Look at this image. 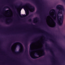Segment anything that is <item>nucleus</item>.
Wrapping results in <instances>:
<instances>
[{
    "instance_id": "obj_17",
    "label": "nucleus",
    "mask_w": 65,
    "mask_h": 65,
    "mask_svg": "<svg viewBox=\"0 0 65 65\" xmlns=\"http://www.w3.org/2000/svg\"><path fill=\"white\" fill-rule=\"evenodd\" d=\"M11 43H12V42H11L9 45V47H10V45H11Z\"/></svg>"
},
{
    "instance_id": "obj_27",
    "label": "nucleus",
    "mask_w": 65,
    "mask_h": 65,
    "mask_svg": "<svg viewBox=\"0 0 65 65\" xmlns=\"http://www.w3.org/2000/svg\"><path fill=\"white\" fill-rule=\"evenodd\" d=\"M54 20H56V19L55 18L54 19Z\"/></svg>"
},
{
    "instance_id": "obj_19",
    "label": "nucleus",
    "mask_w": 65,
    "mask_h": 65,
    "mask_svg": "<svg viewBox=\"0 0 65 65\" xmlns=\"http://www.w3.org/2000/svg\"><path fill=\"white\" fill-rule=\"evenodd\" d=\"M28 21L29 22H31L32 19H30Z\"/></svg>"
},
{
    "instance_id": "obj_12",
    "label": "nucleus",
    "mask_w": 65,
    "mask_h": 65,
    "mask_svg": "<svg viewBox=\"0 0 65 65\" xmlns=\"http://www.w3.org/2000/svg\"><path fill=\"white\" fill-rule=\"evenodd\" d=\"M25 53H26V54H27V55H26V56H28V53H27L28 52V49H25Z\"/></svg>"
},
{
    "instance_id": "obj_8",
    "label": "nucleus",
    "mask_w": 65,
    "mask_h": 65,
    "mask_svg": "<svg viewBox=\"0 0 65 65\" xmlns=\"http://www.w3.org/2000/svg\"><path fill=\"white\" fill-rule=\"evenodd\" d=\"M19 44L18 45L19 46H20V48H21V46H23V45H22V43L19 42H16L14 44Z\"/></svg>"
},
{
    "instance_id": "obj_23",
    "label": "nucleus",
    "mask_w": 65,
    "mask_h": 65,
    "mask_svg": "<svg viewBox=\"0 0 65 65\" xmlns=\"http://www.w3.org/2000/svg\"><path fill=\"white\" fill-rule=\"evenodd\" d=\"M31 25L32 26H35V25H33L32 24H31Z\"/></svg>"
},
{
    "instance_id": "obj_18",
    "label": "nucleus",
    "mask_w": 65,
    "mask_h": 65,
    "mask_svg": "<svg viewBox=\"0 0 65 65\" xmlns=\"http://www.w3.org/2000/svg\"><path fill=\"white\" fill-rule=\"evenodd\" d=\"M34 3L35 4V5H37V2H34Z\"/></svg>"
},
{
    "instance_id": "obj_5",
    "label": "nucleus",
    "mask_w": 65,
    "mask_h": 65,
    "mask_svg": "<svg viewBox=\"0 0 65 65\" xmlns=\"http://www.w3.org/2000/svg\"><path fill=\"white\" fill-rule=\"evenodd\" d=\"M49 39L50 41H51L53 43H55V45L57 46V47H58L59 48H58V50H62V48L60 47V46H58V45L57 44V42L56 41H54L52 40V39Z\"/></svg>"
},
{
    "instance_id": "obj_30",
    "label": "nucleus",
    "mask_w": 65,
    "mask_h": 65,
    "mask_svg": "<svg viewBox=\"0 0 65 65\" xmlns=\"http://www.w3.org/2000/svg\"><path fill=\"white\" fill-rule=\"evenodd\" d=\"M10 6H11V5H10Z\"/></svg>"
},
{
    "instance_id": "obj_3",
    "label": "nucleus",
    "mask_w": 65,
    "mask_h": 65,
    "mask_svg": "<svg viewBox=\"0 0 65 65\" xmlns=\"http://www.w3.org/2000/svg\"><path fill=\"white\" fill-rule=\"evenodd\" d=\"M62 13V11L60 12L58 11V14H57V20L58 23L59 25H61L62 23H61V22H63V17H62L61 16H59L58 14H61Z\"/></svg>"
},
{
    "instance_id": "obj_1",
    "label": "nucleus",
    "mask_w": 65,
    "mask_h": 65,
    "mask_svg": "<svg viewBox=\"0 0 65 65\" xmlns=\"http://www.w3.org/2000/svg\"><path fill=\"white\" fill-rule=\"evenodd\" d=\"M29 52L30 56L34 59H37L45 55L44 49H36L33 50L30 46Z\"/></svg>"
},
{
    "instance_id": "obj_4",
    "label": "nucleus",
    "mask_w": 65,
    "mask_h": 65,
    "mask_svg": "<svg viewBox=\"0 0 65 65\" xmlns=\"http://www.w3.org/2000/svg\"><path fill=\"white\" fill-rule=\"evenodd\" d=\"M43 43L45 44V46L46 47L45 49L46 50H49L50 52H51V53L52 55L53 56V57H55V54H54V52H53V50L52 49H48V48H47L48 47H49V46H47V44L45 42V41H44L43 42Z\"/></svg>"
},
{
    "instance_id": "obj_31",
    "label": "nucleus",
    "mask_w": 65,
    "mask_h": 65,
    "mask_svg": "<svg viewBox=\"0 0 65 65\" xmlns=\"http://www.w3.org/2000/svg\"><path fill=\"white\" fill-rule=\"evenodd\" d=\"M2 22H3V21L2 20Z\"/></svg>"
},
{
    "instance_id": "obj_15",
    "label": "nucleus",
    "mask_w": 65,
    "mask_h": 65,
    "mask_svg": "<svg viewBox=\"0 0 65 65\" xmlns=\"http://www.w3.org/2000/svg\"><path fill=\"white\" fill-rule=\"evenodd\" d=\"M25 47H28V43H27V42H26L25 44Z\"/></svg>"
},
{
    "instance_id": "obj_26",
    "label": "nucleus",
    "mask_w": 65,
    "mask_h": 65,
    "mask_svg": "<svg viewBox=\"0 0 65 65\" xmlns=\"http://www.w3.org/2000/svg\"><path fill=\"white\" fill-rule=\"evenodd\" d=\"M37 13H39L38 11H37Z\"/></svg>"
},
{
    "instance_id": "obj_28",
    "label": "nucleus",
    "mask_w": 65,
    "mask_h": 65,
    "mask_svg": "<svg viewBox=\"0 0 65 65\" xmlns=\"http://www.w3.org/2000/svg\"><path fill=\"white\" fill-rule=\"evenodd\" d=\"M41 60H39V61H41Z\"/></svg>"
},
{
    "instance_id": "obj_33",
    "label": "nucleus",
    "mask_w": 65,
    "mask_h": 65,
    "mask_svg": "<svg viewBox=\"0 0 65 65\" xmlns=\"http://www.w3.org/2000/svg\"><path fill=\"white\" fill-rule=\"evenodd\" d=\"M50 16H51V15H50Z\"/></svg>"
},
{
    "instance_id": "obj_11",
    "label": "nucleus",
    "mask_w": 65,
    "mask_h": 65,
    "mask_svg": "<svg viewBox=\"0 0 65 65\" xmlns=\"http://www.w3.org/2000/svg\"><path fill=\"white\" fill-rule=\"evenodd\" d=\"M34 20H35V21H34V22H35V20L38 21V20H39V19L37 17H36L34 18Z\"/></svg>"
},
{
    "instance_id": "obj_13",
    "label": "nucleus",
    "mask_w": 65,
    "mask_h": 65,
    "mask_svg": "<svg viewBox=\"0 0 65 65\" xmlns=\"http://www.w3.org/2000/svg\"><path fill=\"white\" fill-rule=\"evenodd\" d=\"M14 52L16 54H20V53H21V52H15V50H14Z\"/></svg>"
},
{
    "instance_id": "obj_2",
    "label": "nucleus",
    "mask_w": 65,
    "mask_h": 65,
    "mask_svg": "<svg viewBox=\"0 0 65 65\" xmlns=\"http://www.w3.org/2000/svg\"><path fill=\"white\" fill-rule=\"evenodd\" d=\"M26 6H28L29 8L31 9V11L33 12L35 11V7L32 6L29 3L23 5V4L22 3L21 4L20 6L19 7L20 9H22V8H24L25 10L26 11V10H27V8L26 7Z\"/></svg>"
},
{
    "instance_id": "obj_37",
    "label": "nucleus",
    "mask_w": 65,
    "mask_h": 65,
    "mask_svg": "<svg viewBox=\"0 0 65 65\" xmlns=\"http://www.w3.org/2000/svg\"><path fill=\"white\" fill-rule=\"evenodd\" d=\"M49 48H50V47H49Z\"/></svg>"
},
{
    "instance_id": "obj_25",
    "label": "nucleus",
    "mask_w": 65,
    "mask_h": 65,
    "mask_svg": "<svg viewBox=\"0 0 65 65\" xmlns=\"http://www.w3.org/2000/svg\"><path fill=\"white\" fill-rule=\"evenodd\" d=\"M34 42H35V41H34V42H32V43H31V44H32V43H34Z\"/></svg>"
},
{
    "instance_id": "obj_6",
    "label": "nucleus",
    "mask_w": 65,
    "mask_h": 65,
    "mask_svg": "<svg viewBox=\"0 0 65 65\" xmlns=\"http://www.w3.org/2000/svg\"><path fill=\"white\" fill-rule=\"evenodd\" d=\"M56 8L58 9L59 11L62 10V11H64V9L63 7V6L61 5H58L56 6Z\"/></svg>"
},
{
    "instance_id": "obj_35",
    "label": "nucleus",
    "mask_w": 65,
    "mask_h": 65,
    "mask_svg": "<svg viewBox=\"0 0 65 65\" xmlns=\"http://www.w3.org/2000/svg\"><path fill=\"white\" fill-rule=\"evenodd\" d=\"M16 47H17V46H16Z\"/></svg>"
},
{
    "instance_id": "obj_16",
    "label": "nucleus",
    "mask_w": 65,
    "mask_h": 65,
    "mask_svg": "<svg viewBox=\"0 0 65 65\" xmlns=\"http://www.w3.org/2000/svg\"><path fill=\"white\" fill-rule=\"evenodd\" d=\"M27 59L28 61H29V62H30L31 63V60L30 59H29L28 58H27Z\"/></svg>"
},
{
    "instance_id": "obj_34",
    "label": "nucleus",
    "mask_w": 65,
    "mask_h": 65,
    "mask_svg": "<svg viewBox=\"0 0 65 65\" xmlns=\"http://www.w3.org/2000/svg\"><path fill=\"white\" fill-rule=\"evenodd\" d=\"M30 16H32V15H30Z\"/></svg>"
},
{
    "instance_id": "obj_36",
    "label": "nucleus",
    "mask_w": 65,
    "mask_h": 65,
    "mask_svg": "<svg viewBox=\"0 0 65 65\" xmlns=\"http://www.w3.org/2000/svg\"><path fill=\"white\" fill-rule=\"evenodd\" d=\"M51 17H52V16H51Z\"/></svg>"
},
{
    "instance_id": "obj_9",
    "label": "nucleus",
    "mask_w": 65,
    "mask_h": 65,
    "mask_svg": "<svg viewBox=\"0 0 65 65\" xmlns=\"http://www.w3.org/2000/svg\"><path fill=\"white\" fill-rule=\"evenodd\" d=\"M54 25L53 27L49 25H48L49 27H51V28H53L54 27H55L56 25V22H55V21H54Z\"/></svg>"
},
{
    "instance_id": "obj_32",
    "label": "nucleus",
    "mask_w": 65,
    "mask_h": 65,
    "mask_svg": "<svg viewBox=\"0 0 65 65\" xmlns=\"http://www.w3.org/2000/svg\"><path fill=\"white\" fill-rule=\"evenodd\" d=\"M29 26H31V25H29Z\"/></svg>"
},
{
    "instance_id": "obj_7",
    "label": "nucleus",
    "mask_w": 65,
    "mask_h": 65,
    "mask_svg": "<svg viewBox=\"0 0 65 65\" xmlns=\"http://www.w3.org/2000/svg\"><path fill=\"white\" fill-rule=\"evenodd\" d=\"M29 12H27L26 13V15H25L22 14V15H21V13H18V14H18V15H20V16L21 17L22 16V17H27V16H28V15H29Z\"/></svg>"
},
{
    "instance_id": "obj_14",
    "label": "nucleus",
    "mask_w": 65,
    "mask_h": 65,
    "mask_svg": "<svg viewBox=\"0 0 65 65\" xmlns=\"http://www.w3.org/2000/svg\"><path fill=\"white\" fill-rule=\"evenodd\" d=\"M51 11H53L52 12H54V13H56V11L54 9H52L51 10Z\"/></svg>"
},
{
    "instance_id": "obj_29",
    "label": "nucleus",
    "mask_w": 65,
    "mask_h": 65,
    "mask_svg": "<svg viewBox=\"0 0 65 65\" xmlns=\"http://www.w3.org/2000/svg\"><path fill=\"white\" fill-rule=\"evenodd\" d=\"M51 13V11H50V13Z\"/></svg>"
},
{
    "instance_id": "obj_24",
    "label": "nucleus",
    "mask_w": 65,
    "mask_h": 65,
    "mask_svg": "<svg viewBox=\"0 0 65 65\" xmlns=\"http://www.w3.org/2000/svg\"><path fill=\"white\" fill-rule=\"evenodd\" d=\"M24 52V48L22 50V51L21 52Z\"/></svg>"
},
{
    "instance_id": "obj_22",
    "label": "nucleus",
    "mask_w": 65,
    "mask_h": 65,
    "mask_svg": "<svg viewBox=\"0 0 65 65\" xmlns=\"http://www.w3.org/2000/svg\"><path fill=\"white\" fill-rule=\"evenodd\" d=\"M6 24H8V22H6Z\"/></svg>"
},
{
    "instance_id": "obj_20",
    "label": "nucleus",
    "mask_w": 65,
    "mask_h": 65,
    "mask_svg": "<svg viewBox=\"0 0 65 65\" xmlns=\"http://www.w3.org/2000/svg\"><path fill=\"white\" fill-rule=\"evenodd\" d=\"M25 50H28V47H25Z\"/></svg>"
},
{
    "instance_id": "obj_21",
    "label": "nucleus",
    "mask_w": 65,
    "mask_h": 65,
    "mask_svg": "<svg viewBox=\"0 0 65 65\" xmlns=\"http://www.w3.org/2000/svg\"><path fill=\"white\" fill-rule=\"evenodd\" d=\"M42 31H44V32H45V33H47V34H48V33H47V32H46L45 31H44L43 30H42Z\"/></svg>"
},
{
    "instance_id": "obj_10",
    "label": "nucleus",
    "mask_w": 65,
    "mask_h": 65,
    "mask_svg": "<svg viewBox=\"0 0 65 65\" xmlns=\"http://www.w3.org/2000/svg\"><path fill=\"white\" fill-rule=\"evenodd\" d=\"M7 8H9V7H5L3 9V11L5 12L6 11V10H5V9H6Z\"/></svg>"
}]
</instances>
